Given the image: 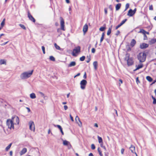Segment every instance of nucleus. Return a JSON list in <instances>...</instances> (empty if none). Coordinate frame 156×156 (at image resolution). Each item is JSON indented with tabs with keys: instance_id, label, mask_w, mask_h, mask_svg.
<instances>
[{
	"instance_id": "obj_63",
	"label": "nucleus",
	"mask_w": 156,
	"mask_h": 156,
	"mask_svg": "<svg viewBox=\"0 0 156 156\" xmlns=\"http://www.w3.org/2000/svg\"><path fill=\"white\" fill-rule=\"evenodd\" d=\"M89 156H94L92 153H90L89 154Z\"/></svg>"
},
{
	"instance_id": "obj_26",
	"label": "nucleus",
	"mask_w": 156,
	"mask_h": 156,
	"mask_svg": "<svg viewBox=\"0 0 156 156\" xmlns=\"http://www.w3.org/2000/svg\"><path fill=\"white\" fill-rule=\"evenodd\" d=\"M136 66V69H139L140 68H142L143 66V64H140L138 65L137 66Z\"/></svg>"
},
{
	"instance_id": "obj_49",
	"label": "nucleus",
	"mask_w": 156,
	"mask_h": 156,
	"mask_svg": "<svg viewBox=\"0 0 156 156\" xmlns=\"http://www.w3.org/2000/svg\"><path fill=\"white\" fill-rule=\"evenodd\" d=\"M57 126L60 130L62 129V128L59 125H57Z\"/></svg>"
},
{
	"instance_id": "obj_4",
	"label": "nucleus",
	"mask_w": 156,
	"mask_h": 156,
	"mask_svg": "<svg viewBox=\"0 0 156 156\" xmlns=\"http://www.w3.org/2000/svg\"><path fill=\"white\" fill-rule=\"evenodd\" d=\"M146 54L144 53H140L138 55L137 58L141 62H143L145 60L146 58Z\"/></svg>"
},
{
	"instance_id": "obj_46",
	"label": "nucleus",
	"mask_w": 156,
	"mask_h": 156,
	"mask_svg": "<svg viewBox=\"0 0 156 156\" xmlns=\"http://www.w3.org/2000/svg\"><path fill=\"white\" fill-rule=\"evenodd\" d=\"M147 37L146 34H144V40H147Z\"/></svg>"
},
{
	"instance_id": "obj_35",
	"label": "nucleus",
	"mask_w": 156,
	"mask_h": 156,
	"mask_svg": "<svg viewBox=\"0 0 156 156\" xmlns=\"http://www.w3.org/2000/svg\"><path fill=\"white\" fill-rule=\"evenodd\" d=\"M5 19H4L3 20H2V23H1V26L2 27H4V26L5 25Z\"/></svg>"
},
{
	"instance_id": "obj_23",
	"label": "nucleus",
	"mask_w": 156,
	"mask_h": 156,
	"mask_svg": "<svg viewBox=\"0 0 156 156\" xmlns=\"http://www.w3.org/2000/svg\"><path fill=\"white\" fill-rule=\"evenodd\" d=\"M30 97L31 98L34 99L36 98V96L34 93H32L30 95Z\"/></svg>"
},
{
	"instance_id": "obj_14",
	"label": "nucleus",
	"mask_w": 156,
	"mask_h": 156,
	"mask_svg": "<svg viewBox=\"0 0 156 156\" xmlns=\"http://www.w3.org/2000/svg\"><path fill=\"white\" fill-rule=\"evenodd\" d=\"M88 29V25L86 24L83 27V31L84 33H85L87 31Z\"/></svg>"
},
{
	"instance_id": "obj_61",
	"label": "nucleus",
	"mask_w": 156,
	"mask_h": 156,
	"mask_svg": "<svg viewBox=\"0 0 156 156\" xmlns=\"http://www.w3.org/2000/svg\"><path fill=\"white\" fill-rule=\"evenodd\" d=\"M94 126L95 127H98V124L97 123H95L94 124Z\"/></svg>"
},
{
	"instance_id": "obj_28",
	"label": "nucleus",
	"mask_w": 156,
	"mask_h": 156,
	"mask_svg": "<svg viewBox=\"0 0 156 156\" xmlns=\"http://www.w3.org/2000/svg\"><path fill=\"white\" fill-rule=\"evenodd\" d=\"M138 33H142L144 35L145 34L146 31L143 29H140V31H139Z\"/></svg>"
},
{
	"instance_id": "obj_39",
	"label": "nucleus",
	"mask_w": 156,
	"mask_h": 156,
	"mask_svg": "<svg viewBox=\"0 0 156 156\" xmlns=\"http://www.w3.org/2000/svg\"><path fill=\"white\" fill-rule=\"evenodd\" d=\"M85 59V56H83L82 57H81L80 58V61H83Z\"/></svg>"
},
{
	"instance_id": "obj_59",
	"label": "nucleus",
	"mask_w": 156,
	"mask_h": 156,
	"mask_svg": "<svg viewBox=\"0 0 156 156\" xmlns=\"http://www.w3.org/2000/svg\"><path fill=\"white\" fill-rule=\"evenodd\" d=\"M8 42V41H7L6 42H4V43L2 44L1 45L2 46L4 45H5Z\"/></svg>"
},
{
	"instance_id": "obj_11",
	"label": "nucleus",
	"mask_w": 156,
	"mask_h": 156,
	"mask_svg": "<svg viewBox=\"0 0 156 156\" xmlns=\"http://www.w3.org/2000/svg\"><path fill=\"white\" fill-rule=\"evenodd\" d=\"M63 144L65 146H68L69 148H71L72 147L70 143L66 140H63Z\"/></svg>"
},
{
	"instance_id": "obj_56",
	"label": "nucleus",
	"mask_w": 156,
	"mask_h": 156,
	"mask_svg": "<svg viewBox=\"0 0 156 156\" xmlns=\"http://www.w3.org/2000/svg\"><path fill=\"white\" fill-rule=\"evenodd\" d=\"M104 11L105 14H106L107 13V9L105 8L104 9Z\"/></svg>"
},
{
	"instance_id": "obj_58",
	"label": "nucleus",
	"mask_w": 156,
	"mask_h": 156,
	"mask_svg": "<svg viewBox=\"0 0 156 156\" xmlns=\"http://www.w3.org/2000/svg\"><path fill=\"white\" fill-rule=\"evenodd\" d=\"M26 108L28 112H30V108L28 107H26Z\"/></svg>"
},
{
	"instance_id": "obj_52",
	"label": "nucleus",
	"mask_w": 156,
	"mask_h": 156,
	"mask_svg": "<svg viewBox=\"0 0 156 156\" xmlns=\"http://www.w3.org/2000/svg\"><path fill=\"white\" fill-rule=\"evenodd\" d=\"M40 93L41 94L43 97L45 99V97H46L45 96H44V94L42 92H40Z\"/></svg>"
},
{
	"instance_id": "obj_25",
	"label": "nucleus",
	"mask_w": 156,
	"mask_h": 156,
	"mask_svg": "<svg viewBox=\"0 0 156 156\" xmlns=\"http://www.w3.org/2000/svg\"><path fill=\"white\" fill-rule=\"evenodd\" d=\"M105 34L104 33H103L102 34L101 37L100 39V42L101 43L102 42L104 38V36H105Z\"/></svg>"
},
{
	"instance_id": "obj_41",
	"label": "nucleus",
	"mask_w": 156,
	"mask_h": 156,
	"mask_svg": "<svg viewBox=\"0 0 156 156\" xmlns=\"http://www.w3.org/2000/svg\"><path fill=\"white\" fill-rule=\"evenodd\" d=\"M129 7V3H127L126 5L125 9V11Z\"/></svg>"
},
{
	"instance_id": "obj_16",
	"label": "nucleus",
	"mask_w": 156,
	"mask_h": 156,
	"mask_svg": "<svg viewBox=\"0 0 156 156\" xmlns=\"http://www.w3.org/2000/svg\"><path fill=\"white\" fill-rule=\"evenodd\" d=\"M136 44V41L134 39H133L130 43V46L132 47H133Z\"/></svg>"
},
{
	"instance_id": "obj_43",
	"label": "nucleus",
	"mask_w": 156,
	"mask_h": 156,
	"mask_svg": "<svg viewBox=\"0 0 156 156\" xmlns=\"http://www.w3.org/2000/svg\"><path fill=\"white\" fill-rule=\"evenodd\" d=\"M91 148L92 150H94L95 148V147L94 144H92L91 145Z\"/></svg>"
},
{
	"instance_id": "obj_19",
	"label": "nucleus",
	"mask_w": 156,
	"mask_h": 156,
	"mask_svg": "<svg viewBox=\"0 0 156 156\" xmlns=\"http://www.w3.org/2000/svg\"><path fill=\"white\" fill-rule=\"evenodd\" d=\"M129 149L131 151V152L133 153H135V147L134 146L132 145H131Z\"/></svg>"
},
{
	"instance_id": "obj_30",
	"label": "nucleus",
	"mask_w": 156,
	"mask_h": 156,
	"mask_svg": "<svg viewBox=\"0 0 156 156\" xmlns=\"http://www.w3.org/2000/svg\"><path fill=\"white\" fill-rule=\"evenodd\" d=\"M12 143H10L9 145H8L5 148V150L6 151H8L12 145Z\"/></svg>"
},
{
	"instance_id": "obj_7",
	"label": "nucleus",
	"mask_w": 156,
	"mask_h": 156,
	"mask_svg": "<svg viewBox=\"0 0 156 156\" xmlns=\"http://www.w3.org/2000/svg\"><path fill=\"white\" fill-rule=\"evenodd\" d=\"M29 129L31 131H34L35 129V125L34 122L32 121H30L29 122Z\"/></svg>"
},
{
	"instance_id": "obj_44",
	"label": "nucleus",
	"mask_w": 156,
	"mask_h": 156,
	"mask_svg": "<svg viewBox=\"0 0 156 156\" xmlns=\"http://www.w3.org/2000/svg\"><path fill=\"white\" fill-rule=\"evenodd\" d=\"M87 57L88 58V59L86 61V62L87 63H88L90 60V56H87Z\"/></svg>"
},
{
	"instance_id": "obj_47",
	"label": "nucleus",
	"mask_w": 156,
	"mask_h": 156,
	"mask_svg": "<svg viewBox=\"0 0 156 156\" xmlns=\"http://www.w3.org/2000/svg\"><path fill=\"white\" fill-rule=\"evenodd\" d=\"M120 33V32L119 30H118L117 31L116 33L115 34V35L117 36L119 35Z\"/></svg>"
},
{
	"instance_id": "obj_8",
	"label": "nucleus",
	"mask_w": 156,
	"mask_h": 156,
	"mask_svg": "<svg viewBox=\"0 0 156 156\" xmlns=\"http://www.w3.org/2000/svg\"><path fill=\"white\" fill-rule=\"evenodd\" d=\"M80 46H77L75 48L73 49V55H75V54L78 53L80 52Z\"/></svg>"
},
{
	"instance_id": "obj_55",
	"label": "nucleus",
	"mask_w": 156,
	"mask_h": 156,
	"mask_svg": "<svg viewBox=\"0 0 156 156\" xmlns=\"http://www.w3.org/2000/svg\"><path fill=\"white\" fill-rule=\"evenodd\" d=\"M124 151V149L123 148L121 149V153L122 154H123Z\"/></svg>"
},
{
	"instance_id": "obj_22",
	"label": "nucleus",
	"mask_w": 156,
	"mask_h": 156,
	"mask_svg": "<svg viewBox=\"0 0 156 156\" xmlns=\"http://www.w3.org/2000/svg\"><path fill=\"white\" fill-rule=\"evenodd\" d=\"M112 27V25L109 28L108 30L107 31V35H109L111 33Z\"/></svg>"
},
{
	"instance_id": "obj_20",
	"label": "nucleus",
	"mask_w": 156,
	"mask_h": 156,
	"mask_svg": "<svg viewBox=\"0 0 156 156\" xmlns=\"http://www.w3.org/2000/svg\"><path fill=\"white\" fill-rule=\"evenodd\" d=\"M76 65V63L74 61H73L71 62L68 65L69 67H71L72 66H75Z\"/></svg>"
},
{
	"instance_id": "obj_40",
	"label": "nucleus",
	"mask_w": 156,
	"mask_h": 156,
	"mask_svg": "<svg viewBox=\"0 0 156 156\" xmlns=\"http://www.w3.org/2000/svg\"><path fill=\"white\" fill-rule=\"evenodd\" d=\"M127 20V19H125L124 20H123L120 24L122 26L125 23V22Z\"/></svg>"
},
{
	"instance_id": "obj_24",
	"label": "nucleus",
	"mask_w": 156,
	"mask_h": 156,
	"mask_svg": "<svg viewBox=\"0 0 156 156\" xmlns=\"http://www.w3.org/2000/svg\"><path fill=\"white\" fill-rule=\"evenodd\" d=\"M6 64L5 61L4 59H1L0 60V65Z\"/></svg>"
},
{
	"instance_id": "obj_10",
	"label": "nucleus",
	"mask_w": 156,
	"mask_h": 156,
	"mask_svg": "<svg viewBox=\"0 0 156 156\" xmlns=\"http://www.w3.org/2000/svg\"><path fill=\"white\" fill-rule=\"evenodd\" d=\"M75 121L77 124H78L79 126L81 127L82 124V122L80 121V118L78 116H76L75 118Z\"/></svg>"
},
{
	"instance_id": "obj_15",
	"label": "nucleus",
	"mask_w": 156,
	"mask_h": 156,
	"mask_svg": "<svg viewBox=\"0 0 156 156\" xmlns=\"http://www.w3.org/2000/svg\"><path fill=\"white\" fill-rule=\"evenodd\" d=\"M134 12H133V10L132 9H130L127 13V15L129 16H132L134 14Z\"/></svg>"
},
{
	"instance_id": "obj_12",
	"label": "nucleus",
	"mask_w": 156,
	"mask_h": 156,
	"mask_svg": "<svg viewBox=\"0 0 156 156\" xmlns=\"http://www.w3.org/2000/svg\"><path fill=\"white\" fill-rule=\"evenodd\" d=\"M12 119L13 120V122H14V120L16 121V122H14V124H18L19 123V119L18 116H14L12 117Z\"/></svg>"
},
{
	"instance_id": "obj_17",
	"label": "nucleus",
	"mask_w": 156,
	"mask_h": 156,
	"mask_svg": "<svg viewBox=\"0 0 156 156\" xmlns=\"http://www.w3.org/2000/svg\"><path fill=\"white\" fill-rule=\"evenodd\" d=\"M27 151V149L26 148H23L20 152V154L22 155L24 154Z\"/></svg>"
},
{
	"instance_id": "obj_60",
	"label": "nucleus",
	"mask_w": 156,
	"mask_h": 156,
	"mask_svg": "<svg viewBox=\"0 0 156 156\" xmlns=\"http://www.w3.org/2000/svg\"><path fill=\"white\" fill-rule=\"evenodd\" d=\"M80 73H78L77 75H76L74 76V78H75L76 77H77V76H80Z\"/></svg>"
},
{
	"instance_id": "obj_62",
	"label": "nucleus",
	"mask_w": 156,
	"mask_h": 156,
	"mask_svg": "<svg viewBox=\"0 0 156 156\" xmlns=\"http://www.w3.org/2000/svg\"><path fill=\"white\" fill-rule=\"evenodd\" d=\"M9 154L10 156H12V151H10L9 152Z\"/></svg>"
},
{
	"instance_id": "obj_27",
	"label": "nucleus",
	"mask_w": 156,
	"mask_h": 156,
	"mask_svg": "<svg viewBox=\"0 0 156 156\" xmlns=\"http://www.w3.org/2000/svg\"><path fill=\"white\" fill-rule=\"evenodd\" d=\"M98 142L99 143H103V140L101 137H100L99 136H98Z\"/></svg>"
},
{
	"instance_id": "obj_42",
	"label": "nucleus",
	"mask_w": 156,
	"mask_h": 156,
	"mask_svg": "<svg viewBox=\"0 0 156 156\" xmlns=\"http://www.w3.org/2000/svg\"><path fill=\"white\" fill-rule=\"evenodd\" d=\"M43 51V53L44 54H45V48L44 46H42L41 47Z\"/></svg>"
},
{
	"instance_id": "obj_34",
	"label": "nucleus",
	"mask_w": 156,
	"mask_h": 156,
	"mask_svg": "<svg viewBox=\"0 0 156 156\" xmlns=\"http://www.w3.org/2000/svg\"><path fill=\"white\" fill-rule=\"evenodd\" d=\"M106 29V27L105 26V27H101L99 29L100 31H103L105 30Z\"/></svg>"
},
{
	"instance_id": "obj_3",
	"label": "nucleus",
	"mask_w": 156,
	"mask_h": 156,
	"mask_svg": "<svg viewBox=\"0 0 156 156\" xmlns=\"http://www.w3.org/2000/svg\"><path fill=\"white\" fill-rule=\"evenodd\" d=\"M34 70H32L30 72H24L22 73L20 75L21 79H24L30 77L32 74Z\"/></svg>"
},
{
	"instance_id": "obj_53",
	"label": "nucleus",
	"mask_w": 156,
	"mask_h": 156,
	"mask_svg": "<svg viewBox=\"0 0 156 156\" xmlns=\"http://www.w3.org/2000/svg\"><path fill=\"white\" fill-rule=\"evenodd\" d=\"M119 84L120 85L121 84H122V80L121 79H119Z\"/></svg>"
},
{
	"instance_id": "obj_2",
	"label": "nucleus",
	"mask_w": 156,
	"mask_h": 156,
	"mask_svg": "<svg viewBox=\"0 0 156 156\" xmlns=\"http://www.w3.org/2000/svg\"><path fill=\"white\" fill-rule=\"evenodd\" d=\"M60 23L61 25V29H58L57 30V32L59 33L60 34H62V31L61 30L63 31L65 30V22L64 19L62 17H60Z\"/></svg>"
},
{
	"instance_id": "obj_38",
	"label": "nucleus",
	"mask_w": 156,
	"mask_h": 156,
	"mask_svg": "<svg viewBox=\"0 0 156 156\" xmlns=\"http://www.w3.org/2000/svg\"><path fill=\"white\" fill-rule=\"evenodd\" d=\"M19 26L21 28L23 29L24 30H26V28L24 25L20 24H19Z\"/></svg>"
},
{
	"instance_id": "obj_31",
	"label": "nucleus",
	"mask_w": 156,
	"mask_h": 156,
	"mask_svg": "<svg viewBox=\"0 0 156 156\" xmlns=\"http://www.w3.org/2000/svg\"><path fill=\"white\" fill-rule=\"evenodd\" d=\"M151 44H153L156 42V39H152L150 41Z\"/></svg>"
},
{
	"instance_id": "obj_48",
	"label": "nucleus",
	"mask_w": 156,
	"mask_h": 156,
	"mask_svg": "<svg viewBox=\"0 0 156 156\" xmlns=\"http://www.w3.org/2000/svg\"><path fill=\"white\" fill-rule=\"evenodd\" d=\"M95 51V49L94 48H92L91 49V52L93 53H94Z\"/></svg>"
},
{
	"instance_id": "obj_21",
	"label": "nucleus",
	"mask_w": 156,
	"mask_h": 156,
	"mask_svg": "<svg viewBox=\"0 0 156 156\" xmlns=\"http://www.w3.org/2000/svg\"><path fill=\"white\" fill-rule=\"evenodd\" d=\"M121 3H118L115 6L116 10H118L121 8Z\"/></svg>"
},
{
	"instance_id": "obj_5",
	"label": "nucleus",
	"mask_w": 156,
	"mask_h": 156,
	"mask_svg": "<svg viewBox=\"0 0 156 156\" xmlns=\"http://www.w3.org/2000/svg\"><path fill=\"white\" fill-rule=\"evenodd\" d=\"M14 124L13 120L12 119H9L7 120L6 124L10 129H14Z\"/></svg>"
},
{
	"instance_id": "obj_54",
	"label": "nucleus",
	"mask_w": 156,
	"mask_h": 156,
	"mask_svg": "<svg viewBox=\"0 0 156 156\" xmlns=\"http://www.w3.org/2000/svg\"><path fill=\"white\" fill-rule=\"evenodd\" d=\"M83 77L85 79H86L87 78V75L86 72H85L83 76Z\"/></svg>"
},
{
	"instance_id": "obj_18",
	"label": "nucleus",
	"mask_w": 156,
	"mask_h": 156,
	"mask_svg": "<svg viewBox=\"0 0 156 156\" xmlns=\"http://www.w3.org/2000/svg\"><path fill=\"white\" fill-rule=\"evenodd\" d=\"M93 65L95 70H97V69L98 63L97 61H94L93 63Z\"/></svg>"
},
{
	"instance_id": "obj_64",
	"label": "nucleus",
	"mask_w": 156,
	"mask_h": 156,
	"mask_svg": "<svg viewBox=\"0 0 156 156\" xmlns=\"http://www.w3.org/2000/svg\"><path fill=\"white\" fill-rule=\"evenodd\" d=\"M66 2L67 3H70V1L69 0H66Z\"/></svg>"
},
{
	"instance_id": "obj_33",
	"label": "nucleus",
	"mask_w": 156,
	"mask_h": 156,
	"mask_svg": "<svg viewBox=\"0 0 156 156\" xmlns=\"http://www.w3.org/2000/svg\"><path fill=\"white\" fill-rule=\"evenodd\" d=\"M54 46L57 49L59 50H60L61 48H60V47L56 43H55L54 44Z\"/></svg>"
},
{
	"instance_id": "obj_1",
	"label": "nucleus",
	"mask_w": 156,
	"mask_h": 156,
	"mask_svg": "<svg viewBox=\"0 0 156 156\" xmlns=\"http://www.w3.org/2000/svg\"><path fill=\"white\" fill-rule=\"evenodd\" d=\"M130 54L127 53L126 54L125 60L127 61V65L128 66L132 65L134 63L133 58L132 57L129 58Z\"/></svg>"
},
{
	"instance_id": "obj_45",
	"label": "nucleus",
	"mask_w": 156,
	"mask_h": 156,
	"mask_svg": "<svg viewBox=\"0 0 156 156\" xmlns=\"http://www.w3.org/2000/svg\"><path fill=\"white\" fill-rule=\"evenodd\" d=\"M122 25L119 24L118 25H117V26L116 27L115 29V30L119 28Z\"/></svg>"
},
{
	"instance_id": "obj_13",
	"label": "nucleus",
	"mask_w": 156,
	"mask_h": 156,
	"mask_svg": "<svg viewBox=\"0 0 156 156\" xmlns=\"http://www.w3.org/2000/svg\"><path fill=\"white\" fill-rule=\"evenodd\" d=\"M148 46L149 45L148 44L144 43L140 44V48L142 49H145L147 48Z\"/></svg>"
},
{
	"instance_id": "obj_29",
	"label": "nucleus",
	"mask_w": 156,
	"mask_h": 156,
	"mask_svg": "<svg viewBox=\"0 0 156 156\" xmlns=\"http://www.w3.org/2000/svg\"><path fill=\"white\" fill-rule=\"evenodd\" d=\"M146 78L147 80L150 82H151L152 81V79L150 76H147L146 77Z\"/></svg>"
},
{
	"instance_id": "obj_36",
	"label": "nucleus",
	"mask_w": 156,
	"mask_h": 156,
	"mask_svg": "<svg viewBox=\"0 0 156 156\" xmlns=\"http://www.w3.org/2000/svg\"><path fill=\"white\" fill-rule=\"evenodd\" d=\"M152 98L153 100V103L154 104H156V99L154 98L153 96L151 97Z\"/></svg>"
},
{
	"instance_id": "obj_51",
	"label": "nucleus",
	"mask_w": 156,
	"mask_h": 156,
	"mask_svg": "<svg viewBox=\"0 0 156 156\" xmlns=\"http://www.w3.org/2000/svg\"><path fill=\"white\" fill-rule=\"evenodd\" d=\"M69 116L71 121L73 122L74 121V120L73 117L72 116L71 114H70Z\"/></svg>"
},
{
	"instance_id": "obj_32",
	"label": "nucleus",
	"mask_w": 156,
	"mask_h": 156,
	"mask_svg": "<svg viewBox=\"0 0 156 156\" xmlns=\"http://www.w3.org/2000/svg\"><path fill=\"white\" fill-rule=\"evenodd\" d=\"M98 151L99 153V154L100 156H103V154L102 153V152L101 150V149L100 147H98Z\"/></svg>"
},
{
	"instance_id": "obj_50",
	"label": "nucleus",
	"mask_w": 156,
	"mask_h": 156,
	"mask_svg": "<svg viewBox=\"0 0 156 156\" xmlns=\"http://www.w3.org/2000/svg\"><path fill=\"white\" fill-rule=\"evenodd\" d=\"M149 9L150 10H153V7L152 5H151L149 6Z\"/></svg>"
},
{
	"instance_id": "obj_37",
	"label": "nucleus",
	"mask_w": 156,
	"mask_h": 156,
	"mask_svg": "<svg viewBox=\"0 0 156 156\" xmlns=\"http://www.w3.org/2000/svg\"><path fill=\"white\" fill-rule=\"evenodd\" d=\"M50 60L53 61H55V58L52 56H50L49 57Z\"/></svg>"
},
{
	"instance_id": "obj_57",
	"label": "nucleus",
	"mask_w": 156,
	"mask_h": 156,
	"mask_svg": "<svg viewBox=\"0 0 156 156\" xmlns=\"http://www.w3.org/2000/svg\"><path fill=\"white\" fill-rule=\"evenodd\" d=\"M64 108L65 110L68 109V106L67 105H64Z\"/></svg>"
},
{
	"instance_id": "obj_6",
	"label": "nucleus",
	"mask_w": 156,
	"mask_h": 156,
	"mask_svg": "<svg viewBox=\"0 0 156 156\" xmlns=\"http://www.w3.org/2000/svg\"><path fill=\"white\" fill-rule=\"evenodd\" d=\"M87 84V81L86 80H83L80 83V87L82 89H84Z\"/></svg>"
},
{
	"instance_id": "obj_9",
	"label": "nucleus",
	"mask_w": 156,
	"mask_h": 156,
	"mask_svg": "<svg viewBox=\"0 0 156 156\" xmlns=\"http://www.w3.org/2000/svg\"><path fill=\"white\" fill-rule=\"evenodd\" d=\"M28 13V17L29 19V20H31V21L33 22L34 23H35L36 21V20L32 16L31 14L30 11H28L27 12Z\"/></svg>"
}]
</instances>
